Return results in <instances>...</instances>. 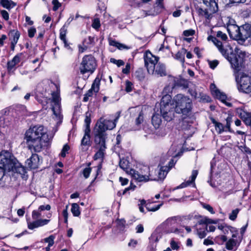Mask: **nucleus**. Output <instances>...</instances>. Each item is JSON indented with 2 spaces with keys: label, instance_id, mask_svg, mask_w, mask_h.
<instances>
[{
  "label": "nucleus",
  "instance_id": "nucleus-1",
  "mask_svg": "<svg viewBox=\"0 0 251 251\" xmlns=\"http://www.w3.org/2000/svg\"><path fill=\"white\" fill-rule=\"evenodd\" d=\"M216 36L221 39L223 42L211 35L207 37V40L211 41L214 43L223 56L229 62L231 68L235 73L241 70L246 56L245 52L237 48L233 50L229 44L226 42L227 35L222 31H218Z\"/></svg>",
  "mask_w": 251,
  "mask_h": 251
},
{
  "label": "nucleus",
  "instance_id": "nucleus-2",
  "mask_svg": "<svg viewBox=\"0 0 251 251\" xmlns=\"http://www.w3.org/2000/svg\"><path fill=\"white\" fill-rule=\"evenodd\" d=\"M25 136L29 149L35 152L40 151L51 139L49 137L44 126L40 125L30 127L26 131Z\"/></svg>",
  "mask_w": 251,
  "mask_h": 251
},
{
  "label": "nucleus",
  "instance_id": "nucleus-3",
  "mask_svg": "<svg viewBox=\"0 0 251 251\" xmlns=\"http://www.w3.org/2000/svg\"><path fill=\"white\" fill-rule=\"evenodd\" d=\"M120 113L121 112L118 111L114 116H111L109 118H100L94 130V136H98L100 138L106 139L107 137L105 131L112 130L115 127L116 123L120 116Z\"/></svg>",
  "mask_w": 251,
  "mask_h": 251
},
{
  "label": "nucleus",
  "instance_id": "nucleus-4",
  "mask_svg": "<svg viewBox=\"0 0 251 251\" xmlns=\"http://www.w3.org/2000/svg\"><path fill=\"white\" fill-rule=\"evenodd\" d=\"M59 88L58 83H55L52 81L48 82L46 84H39L37 87V97H42L47 101L50 99V95L52 98H54V95L59 94Z\"/></svg>",
  "mask_w": 251,
  "mask_h": 251
},
{
  "label": "nucleus",
  "instance_id": "nucleus-5",
  "mask_svg": "<svg viewBox=\"0 0 251 251\" xmlns=\"http://www.w3.org/2000/svg\"><path fill=\"white\" fill-rule=\"evenodd\" d=\"M175 106L172 102V97L170 95H164L160 102V113L167 121H171L175 116Z\"/></svg>",
  "mask_w": 251,
  "mask_h": 251
},
{
  "label": "nucleus",
  "instance_id": "nucleus-6",
  "mask_svg": "<svg viewBox=\"0 0 251 251\" xmlns=\"http://www.w3.org/2000/svg\"><path fill=\"white\" fill-rule=\"evenodd\" d=\"M174 100L175 102L176 113L186 115L191 112L192 102L188 97L179 94L174 97Z\"/></svg>",
  "mask_w": 251,
  "mask_h": 251
},
{
  "label": "nucleus",
  "instance_id": "nucleus-7",
  "mask_svg": "<svg viewBox=\"0 0 251 251\" xmlns=\"http://www.w3.org/2000/svg\"><path fill=\"white\" fill-rule=\"evenodd\" d=\"M240 71L235 73L233 70L237 89L239 92L250 94L251 93V76L244 73L237 75V74Z\"/></svg>",
  "mask_w": 251,
  "mask_h": 251
},
{
  "label": "nucleus",
  "instance_id": "nucleus-8",
  "mask_svg": "<svg viewBox=\"0 0 251 251\" xmlns=\"http://www.w3.org/2000/svg\"><path fill=\"white\" fill-rule=\"evenodd\" d=\"M17 163L18 160L9 151H2L0 152V166L7 171H13Z\"/></svg>",
  "mask_w": 251,
  "mask_h": 251
},
{
  "label": "nucleus",
  "instance_id": "nucleus-9",
  "mask_svg": "<svg viewBox=\"0 0 251 251\" xmlns=\"http://www.w3.org/2000/svg\"><path fill=\"white\" fill-rule=\"evenodd\" d=\"M97 67V62L95 57L92 55H84L79 66L80 73L84 75L87 73L92 74Z\"/></svg>",
  "mask_w": 251,
  "mask_h": 251
},
{
  "label": "nucleus",
  "instance_id": "nucleus-10",
  "mask_svg": "<svg viewBox=\"0 0 251 251\" xmlns=\"http://www.w3.org/2000/svg\"><path fill=\"white\" fill-rule=\"evenodd\" d=\"M129 172L131 176L138 182H147L155 180V178L151 177L150 168L147 166H143L139 171L130 170Z\"/></svg>",
  "mask_w": 251,
  "mask_h": 251
},
{
  "label": "nucleus",
  "instance_id": "nucleus-11",
  "mask_svg": "<svg viewBox=\"0 0 251 251\" xmlns=\"http://www.w3.org/2000/svg\"><path fill=\"white\" fill-rule=\"evenodd\" d=\"M234 38L239 41L244 42L250 39L251 40V24H245L240 26H236Z\"/></svg>",
  "mask_w": 251,
  "mask_h": 251
},
{
  "label": "nucleus",
  "instance_id": "nucleus-12",
  "mask_svg": "<svg viewBox=\"0 0 251 251\" xmlns=\"http://www.w3.org/2000/svg\"><path fill=\"white\" fill-rule=\"evenodd\" d=\"M105 140L106 139L100 138L98 136H94L95 147L96 149L98 150L94 155V158L95 160L98 159H102L104 157L105 153V149L106 148Z\"/></svg>",
  "mask_w": 251,
  "mask_h": 251
},
{
  "label": "nucleus",
  "instance_id": "nucleus-13",
  "mask_svg": "<svg viewBox=\"0 0 251 251\" xmlns=\"http://www.w3.org/2000/svg\"><path fill=\"white\" fill-rule=\"evenodd\" d=\"M159 57L153 55L150 51H147L144 55L145 65L149 73H153L154 67L158 63Z\"/></svg>",
  "mask_w": 251,
  "mask_h": 251
},
{
  "label": "nucleus",
  "instance_id": "nucleus-14",
  "mask_svg": "<svg viewBox=\"0 0 251 251\" xmlns=\"http://www.w3.org/2000/svg\"><path fill=\"white\" fill-rule=\"evenodd\" d=\"M54 98L51 99V101L53 103L52 106V110L53 112V114L58 120H60L62 119L63 116L61 112V105L60 100L61 99L60 95H54Z\"/></svg>",
  "mask_w": 251,
  "mask_h": 251
},
{
  "label": "nucleus",
  "instance_id": "nucleus-15",
  "mask_svg": "<svg viewBox=\"0 0 251 251\" xmlns=\"http://www.w3.org/2000/svg\"><path fill=\"white\" fill-rule=\"evenodd\" d=\"M100 79L99 78H96L94 80L92 87L85 94L83 98L84 101H87L89 100V98L91 97L93 94L98 93L100 90Z\"/></svg>",
  "mask_w": 251,
  "mask_h": 251
},
{
  "label": "nucleus",
  "instance_id": "nucleus-16",
  "mask_svg": "<svg viewBox=\"0 0 251 251\" xmlns=\"http://www.w3.org/2000/svg\"><path fill=\"white\" fill-rule=\"evenodd\" d=\"M163 0H156L155 6L154 7V10L153 12L151 10H142V12L144 14V17L155 16L160 13L164 8Z\"/></svg>",
  "mask_w": 251,
  "mask_h": 251
},
{
  "label": "nucleus",
  "instance_id": "nucleus-17",
  "mask_svg": "<svg viewBox=\"0 0 251 251\" xmlns=\"http://www.w3.org/2000/svg\"><path fill=\"white\" fill-rule=\"evenodd\" d=\"M50 221V220L41 219H36L32 222L27 220V227L29 229L33 230L34 228L47 225Z\"/></svg>",
  "mask_w": 251,
  "mask_h": 251
},
{
  "label": "nucleus",
  "instance_id": "nucleus-18",
  "mask_svg": "<svg viewBox=\"0 0 251 251\" xmlns=\"http://www.w3.org/2000/svg\"><path fill=\"white\" fill-rule=\"evenodd\" d=\"M28 168L30 169H36L41 164L39 156L36 154H33L26 161Z\"/></svg>",
  "mask_w": 251,
  "mask_h": 251
},
{
  "label": "nucleus",
  "instance_id": "nucleus-19",
  "mask_svg": "<svg viewBox=\"0 0 251 251\" xmlns=\"http://www.w3.org/2000/svg\"><path fill=\"white\" fill-rule=\"evenodd\" d=\"M150 74L156 75L157 76H165L166 71L165 65L161 63H157L154 67L153 73Z\"/></svg>",
  "mask_w": 251,
  "mask_h": 251
},
{
  "label": "nucleus",
  "instance_id": "nucleus-20",
  "mask_svg": "<svg viewBox=\"0 0 251 251\" xmlns=\"http://www.w3.org/2000/svg\"><path fill=\"white\" fill-rule=\"evenodd\" d=\"M91 145L90 136L84 135L81 141L80 150L84 152L88 150Z\"/></svg>",
  "mask_w": 251,
  "mask_h": 251
},
{
  "label": "nucleus",
  "instance_id": "nucleus-21",
  "mask_svg": "<svg viewBox=\"0 0 251 251\" xmlns=\"http://www.w3.org/2000/svg\"><path fill=\"white\" fill-rule=\"evenodd\" d=\"M203 2L212 13L218 11V6L216 0H203Z\"/></svg>",
  "mask_w": 251,
  "mask_h": 251
},
{
  "label": "nucleus",
  "instance_id": "nucleus-22",
  "mask_svg": "<svg viewBox=\"0 0 251 251\" xmlns=\"http://www.w3.org/2000/svg\"><path fill=\"white\" fill-rule=\"evenodd\" d=\"M198 174V170H193L192 175L190 177V179L187 180L186 182L182 183L180 185L177 187V189L183 188L189 186L194 182L197 175Z\"/></svg>",
  "mask_w": 251,
  "mask_h": 251
},
{
  "label": "nucleus",
  "instance_id": "nucleus-23",
  "mask_svg": "<svg viewBox=\"0 0 251 251\" xmlns=\"http://www.w3.org/2000/svg\"><path fill=\"white\" fill-rule=\"evenodd\" d=\"M22 53H19L15 55L13 59L7 62V68L8 71H11L14 68L15 66L20 62V58Z\"/></svg>",
  "mask_w": 251,
  "mask_h": 251
},
{
  "label": "nucleus",
  "instance_id": "nucleus-24",
  "mask_svg": "<svg viewBox=\"0 0 251 251\" xmlns=\"http://www.w3.org/2000/svg\"><path fill=\"white\" fill-rule=\"evenodd\" d=\"M239 116L247 126L251 124V116L245 111L241 110L239 113Z\"/></svg>",
  "mask_w": 251,
  "mask_h": 251
},
{
  "label": "nucleus",
  "instance_id": "nucleus-25",
  "mask_svg": "<svg viewBox=\"0 0 251 251\" xmlns=\"http://www.w3.org/2000/svg\"><path fill=\"white\" fill-rule=\"evenodd\" d=\"M234 20L230 18L227 23V28L228 33L230 36H234V34L236 32V26H238L235 24Z\"/></svg>",
  "mask_w": 251,
  "mask_h": 251
},
{
  "label": "nucleus",
  "instance_id": "nucleus-26",
  "mask_svg": "<svg viewBox=\"0 0 251 251\" xmlns=\"http://www.w3.org/2000/svg\"><path fill=\"white\" fill-rule=\"evenodd\" d=\"M174 87L180 86L186 88L188 87V82L187 80L181 78H174Z\"/></svg>",
  "mask_w": 251,
  "mask_h": 251
},
{
  "label": "nucleus",
  "instance_id": "nucleus-27",
  "mask_svg": "<svg viewBox=\"0 0 251 251\" xmlns=\"http://www.w3.org/2000/svg\"><path fill=\"white\" fill-rule=\"evenodd\" d=\"M120 167L124 170L126 172L130 175V170H134V169H131L129 168V162L124 158H123L120 160L119 162Z\"/></svg>",
  "mask_w": 251,
  "mask_h": 251
},
{
  "label": "nucleus",
  "instance_id": "nucleus-28",
  "mask_svg": "<svg viewBox=\"0 0 251 251\" xmlns=\"http://www.w3.org/2000/svg\"><path fill=\"white\" fill-rule=\"evenodd\" d=\"M67 33V28L65 26H63L60 30V38L63 42L64 46L68 49H71V47L67 43V41L66 38V35Z\"/></svg>",
  "mask_w": 251,
  "mask_h": 251
},
{
  "label": "nucleus",
  "instance_id": "nucleus-29",
  "mask_svg": "<svg viewBox=\"0 0 251 251\" xmlns=\"http://www.w3.org/2000/svg\"><path fill=\"white\" fill-rule=\"evenodd\" d=\"M178 219V217L176 216L170 217L163 223V224L168 227L175 226L177 224Z\"/></svg>",
  "mask_w": 251,
  "mask_h": 251
},
{
  "label": "nucleus",
  "instance_id": "nucleus-30",
  "mask_svg": "<svg viewBox=\"0 0 251 251\" xmlns=\"http://www.w3.org/2000/svg\"><path fill=\"white\" fill-rule=\"evenodd\" d=\"M0 3L3 7L8 9H11L17 5L12 0H0Z\"/></svg>",
  "mask_w": 251,
  "mask_h": 251
},
{
  "label": "nucleus",
  "instance_id": "nucleus-31",
  "mask_svg": "<svg viewBox=\"0 0 251 251\" xmlns=\"http://www.w3.org/2000/svg\"><path fill=\"white\" fill-rule=\"evenodd\" d=\"M212 123L214 125L215 130L219 134H221L224 131H226L224 126L221 123L217 122L214 118L211 119Z\"/></svg>",
  "mask_w": 251,
  "mask_h": 251
},
{
  "label": "nucleus",
  "instance_id": "nucleus-32",
  "mask_svg": "<svg viewBox=\"0 0 251 251\" xmlns=\"http://www.w3.org/2000/svg\"><path fill=\"white\" fill-rule=\"evenodd\" d=\"M152 124L155 128H158L161 124V116L159 114H154L152 117Z\"/></svg>",
  "mask_w": 251,
  "mask_h": 251
},
{
  "label": "nucleus",
  "instance_id": "nucleus-33",
  "mask_svg": "<svg viewBox=\"0 0 251 251\" xmlns=\"http://www.w3.org/2000/svg\"><path fill=\"white\" fill-rule=\"evenodd\" d=\"M109 44L111 46H115L120 50H128L130 49V47L126 46V45L119 43L115 40H111L109 42Z\"/></svg>",
  "mask_w": 251,
  "mask_h": 251
},
{
  "label": "nucleus",
  "instance_id": "nucleus-34",
  "mask_svg": "<svg viewBox=\"0 0 251 251\" xmlns=\"http://www.w3.org/2000/svg\"><path fill=\"white\" fill-rule=\"evenodd\" d=\"M9 35H11L12 37L11 42L17 43L20 36V34L18 30H11L9 33Z\"/></svg>",
  "mask_w": 251,
  "mask_h": 251
},
{
  "label": "nucleus",
  "instance_id": "nucleus-35",
  "mask_svg": "<svg viewBox=\"0 0 251 251\" xmlns=\"http://www.w3.org/2000/svg\"><path fill=\"white\" fill-rule=\"evenodd\" d=\"M94 37L89 36L83 41V45H86L89 48L93 47L95 45Z\"/></svg>",
  "mask_w": 251,
  "mask_h": 251
},
{
  "label": "nucleus",
  "instance_id": "nucleus-36",
  "mask_svg": "<svg viewBox=\"0 0 251 251\" xmlns=\"http://www.w3.org/2000/svg\"><path fill=\"white\" fill-rule=\"evenodd\" d=\"M71 212L75 217L78 216L80 214L79 206L78 204L74 203L72 204Z\"/></svg>",
  "mask_w": 251,
  "mask_h": 251
},
{
  "label": "nucleus",
  "instance_id": "nucleus-37",
  "mask_svg": "<svg viewBox=\"0 0 251 251\" xmlns=\"http://www.w3.org/2000/svg\"><path fill=\"white\" fill-rule=\"evenodd\" d=\"M198 99H199L200 102H207L210 101V98L202 92H199V96Z\"/></svg>",
  "mask_w": 251,
  "mask_h": 251
},
{
  "label": "nucleus",
  "instance_id": "nucleus-38",
  "mask_svg": "<svg viewBox=\"0 0 251 251\" xmlns=\"http://www.w3.org/2000/svg\"><path fill=\"white\" fill-rule=\"evenodd\" d=\"M199 12L201 15L208 20L210 19L212 17V12L209 13L207 9L203 10L201 8H200Z\"/></svg>",
  "mask_w": 251,
  "mask_h": 251
},
{
  "label": "nucleus",
  "instance_id": "nucleus-39",
  "mask_svg": "<svg viewBox=\"0 0 251 251\" xmlns=\"http://www.w3.org/2000/svg\"><path fill=\"white\" fill-rule=\"evenodd\" d=\"M186 52V50L183 49L181 51L177 52L176 54V58L183 63L184 62V54Z\"/></svg>",
  "mask_w": 251,
  "mask_h": 251
},
{
  "label": "nucleus",
  "instance_id": "nucleus-40",
  "mask_svg": "<svg viewBox=\"0 0 251 251\" xmlns=\"http://www.w3.org/2000/svg\"><path fill=\"white\" fill-rule=\"evenodd\" d=\"M237 241L234 239H229L226 243V248L228 250H232L234 247L236 246Z\"/></svg>",
  "mask_w": 251,
  "mask_h": 251
},
{
  "label": "nucleus",
  "instance_id": "nucleus-41",
  "mask_svg": "<svg viewBox=\"0 0 251 251\" xmlns=\"http://www.w3.org/2000/svg\"><path fill=\"white\" fill-rule=\"evenodd\" d=\"M90 163H89L87 167L84 168L81 172V174L83 175L84 177L86 179L89 177L92 171V169L90 167Z\"/></svg>",
  "mask_w": 251,
  "mask_h": 251
},
{
  "label": "nucleus",
  "instance_id": "nucleus-42",
  "mask_svg": "<svg viewBox=\"0 0 251 251\" xmlns=\"http://www.w3.org/2000/svg\"><path fill=\"white\" fill-rule=\"evenodd\" d=\"M144 121V116L143 113L142 112H140L138 115V116L135 119V124L137 126H139L143 123Z\"/></svg>",
  "mask_w": 251,
  "mask_h": 251
},
{
  "label": "nucleus",
  "instance_id": "nucleus-43",
  "mask_svg": "<svg viewBox=\"0 0 251 251\" xmlns=\"http://www.w3.org/2000/svg\"><path fill=\"white\" fill-rule=\"evenodd\" d=\"M54 239L55 236L53 235H51L49 237L45 238L44 240L46 243H48V245L49 247H51L54 244Z\"/></svg>",
  "mask_w": 251,
  "mask_h": 251
},
{
  "label": "nucleus",
  "instance_id": "nucleus-44",
  "mask_svg": "<svg viewBox=\"0 0 251 251\" xmlns=\"http://www.w3.org/2000/svg\"><path fill=\"white\" fill-rule=\"evenodd\" d=\"M217 92V93L215 95V97L220 100L222 102L225 101V100H226V96L220 91Z\"/></svg>",
  "mask_w": 251,
  "mask_h": 251
},
{
  "label": "nucleus",
  "instance_id": "nucleus-45",
  "mask_svg": "<svg viewBox=\"0 0 251 251\" xmlns=\"http://www.w3.org/2000/svg\"><path fill=\"white\" fill-rule=\"evenodd\" d=\"M239 212V209L238 208L233 210L232 211L231 213L229 214V219L232 221H234L236 219Z\"/></svg>",
  "mask_w": 251,
  "mask_h": 251
},
{
  "label": "nucleus",
  "instance_id": "nucleus-46",
  "mask_svg": "<svg viewBox=\"0 0 251 251\" xmlns=\"http://www.w3.org/2000/svg\"><path fill=\"white\" fill-rule=\"evenodd\" d=\"M110 62L112 63L116 64L118 67L123 66L125 64L124 62L122 60H117L113 58H110Z\"/></svg>",
  "mask_w": 251,
  "mask_h": 251
},
{
  "label": "nucleus",
  "instance_id": "nucleus-47",
  "mask_svg": "<svg viewBox=\"0 0 251 251\" xmlns=\"http://www.w3.org/2000/svg\"><path fill=\"white\" fill-rule=\"evenodd\" d=\"M226 240L227 238L225 235H220L216 237V241L219 244H223Z\"/></svg>",
  "mask_w": 251,
  "mask_h": 251
},
{
  "label": "nucleus",
  "instance_id": "nucleus-48",
  "mask_svg": "<svg viewBox=\"0 0 251 251\" xmlns=\"http://www.w3.org/2000/svg\"><path fill=\"white\" fill-rule=\"evenodd\" d=\"M161 205L162 204H160L154 207H151L150 204H147L146 207L149 211H156L160 208Z\"/></svg>",
  "mask_w": 251,
  "mask_h": 251
},
{
  "label": "nucleus",
  "instance_id": "nucleus-49",
  "mask_svg": "<svg viewBox=\"0 0 251 251\" xmlns=\"http://www.w3.org/2000/svg\"><path fill=\"white\" fill-rule=\"evenodd\" d=\"M189 92L191 96L193 97L195 99H198L199 96V92L198 93L197 89H190L189 90Z\"/></svg>",
  "mask_w": 251,
  "mask_h": 251
},
{
  "label": "nucleus",
  "instance_id": "nucleus-50",
  "mask_svg": "<svg viewBox=\"0 0 251 251\" xmlns=\"http://www.w3.org/2000/svg\"><path fill=\"white\" fill-rule=\"evenodd\" d=\"M232 122V118L231 117L228 116L226 119V125L224 126L225 129L227 130L228 131L231 132V129H230V125Z\"/></svg>",
  "mask_w": 251,
  "mask_h": 251
},
{
  "label": "nucleus",
  "instance_id": "nucleus-51",
  "mask_svg": "<svg viewBox=\"0 0 251 251\" xmlns=\"http://www.w3.org/2000/svg\"><path fill=\"white\" fill-rule=\"evenodd\" d=\"M206 232L205 228H204V226H203L202 229L198 230V234L200 238H203L206 235Z\"/></svg>",
  "mask_w": 251,
  "mask_h": 251
},
{
  "label": "nucleus",
  "instance_id": "nucleus-52",
  "mask_svg": "<svg viewBox=\"0 0 251 251\" xmlns=\"http://www.w3.org/2000/svg\"><path fill=\"white\" fill-rule=\"evenodd\" d=\"M69 149H70V147L67 144L63 146V148L61 151V152L60 153V155L63 157H65L66 153L68 152Z\"/></svg>",
  "mask_w": 251,
  "mask_h": 251
},
{
  "label": "nucleus",
  "instance_id": "nucleus-53",
  "mask_svg": "<svg viewBox=\"0 0 251 251\" xmlns=\"http://www.w3.org/2000/svg\"><path fill=\"white\" fill-rule=\"evenodd\" d=\"M41 211H39V209L38 210H33L32 212V218L34 220H37L40 218L41 216Z\"/></svg>",
  "mask_w": 251,
  "mask_h": 251
},
{
  "label": "nucleus",
  "instance_id": "nucleus-54",
  "mask_svg": "<svg viewBox=\"0 0 251 251\" xmlns=\"http://www.w3.org/2000/svg\"><path fill=\"white\" fill-rule=\"evenodd\" d=\"M100 26V21L99 19H95L93 20L92 26L95 29H98Z\"/></svg>",
  "mask_w": 251,
  "mask_h": 251
},
{
  "label": "nucleus",
  "instance_id": "nucleus-55",
  "mask_svg": "<svg viewBox=\"0 0 251 251\" xmlns=\"http://www.w3.org/2000/svg\"><path fill=\"white\" fill-rule=\"evenodd\" d=\"M52 4L53 6L52 9L53 11H56L61 6V4L58 1V0H53Z\"/></svg>",
  "mask_w": 251,
  "mask_h": 251
},
{
  "label": "nucleus",
  "instance_id": "nucleus-56",
  "mask_svg": "<svg viewBox=\"0 0 251 251\" xmlns=\"http://www.w3.org/2000/svg\"><path fill=\"white\" fill-rule=\"evenodd\" d=\"M135 76L139 80H143L144 79V75L141 71H138L135 72Z\"/></svg>",
  "mask_w": 251,
  "mask_h": 251
},
{
  "label": "nucleus",
  "instance_id": "nucleus-57",
  "mask_svg": "<svg viewBox=\"0 0 251 251\" xmlns=\"http://www.w3.org/2000/svg\"><path fill=\"white\" fill-rule=\"evenodd\" d=\"M202 206L203 208L208 210L210 213L213 214L215 213V211H214L213 208L209 204L202 203Z\"/></svg>",
  "mask_w": 251,
  "mask_h": 251
},
{
  "label": "nucleus",
  "instance_id": "nucleus-58",
  "mask_svg": "<svg viewBox=\"0 0 251 251\" xmlns=\"http://www.w3.org/2000/svg\"><path fill=\"white\" fill-rule=\"evenodd\" d=\"M139 202H140V203H138L139 210H140V212L143 213V212H144V209L143 206H144V205L146 206V205L147 204L146 201L144 200H140Z\"/></svg>",
  "mask_w": 251,
  "mask_h": 251
},
{
  "label": "nucleus",
  "instance_id": "nucleus-59",
  "mask_svg": "<svg viewBox=\"0 0 251 251\" xmlns=\"http://www.w3.org/2000/svg\"><path fill=\"white\" fill-rule=\"evenodd\" d=\"M174 87V86H170L169 85L166 86L163 91V94L164 95H169L168 93L172 92Z\"/></svg>",
  "mask_w": 251,
  "mask_h": 251
},
{
  "label": "nucleus",
  "instance_id": "nucleus-60",
  "mask_svg": "<svg viewBox=\"0 0 251 251\" xmlns=\"http://www.w3.org/2000/svg\"><path fill=\"white\" fill-rule=\"evenodd\" d=\"M202 226H204V228H205L207 232H213L216 229L215 226L213 225L207 226L206 224H204Z\"/></svg>",
  "mask_w": 251,
  "mask_h": 251
},
{
  "label": "nucleus",
  "instance_id": "nucleus-61",
  "mask_svg": "<svg viewBox=\"0 0 251 251\" xmlns=\"http://www.w3.org/2000/svg\"><path fill=\"white\" fill-rule=\"evenodd\" d=\"M171 247L173 250H178L179 248L178 243L175 240H172L170 243Z\"/></svg>",
  "mask_w": 251,
  "mask_h": 251
},
{
  "label": "nucleus",
  "instance_id": "nucleus-62",
  "mask_svg": "<svg viewBox=\"0 0 251 251\" xmlns=\"http://www.w3.org/2000/svg\"><path fill=\"white\" fill-rule=\"evenodd\" d=\"M36 32V30L34 27H30L28 30V35L30 38H32L34 36L35 33Z\"/></svg>",
  "mask_w": 251,
  "mask_h": 251
},
{
  "label": "nucleus",
  "instance_id": "nucleus-63",
  "mask_svg": "<svg viewBox=\"0 0 251 251\" xmlns=\"http://www.w3.org/2000/svg\"><path fill=\"white\" fill-rule=\"evenodd\" d=\"M132 83L129 81H126V91L127 92H130L132 91Z\"/></svg>",
  "mask_w": 251,
  "mask_h": 251
},
{
  "label": "nucleus",
  "instance_id": "nucleus-64",
  "mask_svg": "<svg viewBox=\"0 0 251 251\" xmlns=\"http://www.w3.org/2000/svg\"><path fill=\"white\" fill-rule=\"evenodd\" d=\"M183 34L185 36H192L195 34V31L191 29L186 30L183 31Z\"/></svg>",
  "mask_w": 251,
  "mask_h": 251
}]
</instances>
